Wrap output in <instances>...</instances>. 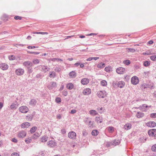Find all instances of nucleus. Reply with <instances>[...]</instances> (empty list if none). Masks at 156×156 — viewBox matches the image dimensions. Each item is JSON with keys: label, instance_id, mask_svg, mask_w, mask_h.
I'll use <instances>...</instances> for the list:
<instances>
[{"label": "nucleus", "instance_id": "42", "mask_svg": "<svg viewBox=\"0 0 156 156\" xmlns=\"http://www.w3.org/2000/svg\"><path fill=\"white\" fill-rule=\"evenodd\" d=\"M23 17L22 16H16L14 17V18L16 20H21L22 19Z\"/></svg>", "mask_w": 156, "mask_h": 156}, {"label": "nucleus", "instance_id": "28", "mask_svg": "<svg viewBox=\"0 0 156 156\" xmlns=\"http://www.w3.org/2000/svg\"><path fill=\"white\" fill-rule=\"evenodd\" d=\"M49 68L48 67L45 66H42V70L45 73L48 72V69H49Z\"/></svg>", "mask_w": 156, "mask_h": 156}, {"label": "nucleus", "instance_id": "61", "mask_svg": "<svg viewBox=\"0 0 156 156\" xmlns=\"http://www.w3.org/2000/svg\"><path fill=\"white\" fill-rule=\"evenodd\" d=\"M50 60L53 62H55L57 61L56 58H51L50 59Z\"/></svg>", "mask_w": 156, "mask_h": 156}, {"label": "nucleus", "instance_id": "33", "mask_svg": "<svg viewBox=\"0 0 156 156\" xmlns=\"http://www.w3.org/2000/svg\"><path fill=\"white\" fill-rule=\"evenodd\" d=\"M56 76V73L55 72L52 71L50 73L49 76L50 78H54Z\"/></svg>", "mask_w": 156, "mask_h": 156}, {"label": "nucleus", "instance_id": "2", "mask_svg": "<svg viewBox=\"0 0 156 156\" xmlns=\"http://www.w3.org/2000/svg\"><path fill=\"white\" fill-rule=\"evenodd\" d=\"M19 111L22 113H26L29 111L28 108L26 106H23L20 107L19 108Z\"/></svg>", "mask_w": 156, "mask_h": 156}, {"label": "nucleus", "instance_id": "3", "mask_svg": "<svg viewBox=\"0 0 156 156\" xmlns=\"http://www.w3.org/2000/svg\"><path fill=\"white\" fill-rule=\"evenodd\" d=\"M131 81L132 84L136 85L139 83V80L137 76H135L132 77Z\"/></svg>", "mask_w": 156, "mask_h": 156}, {"label": "nucleus", "instance_id": "56", "mask_svg": "<svg viewBox=\"0 0 156 156\" xmlns=\"http://www.w3.org/2000/svg\"><path fill=\"white\" fill-rule=\"evenodd\" d=\"M27 48L28 49H33L36 48V47L34 46H29L27 47Z\"/></svg>", "mask_w": 156, "mask_h": 156}, {"label": "nucleus", "instance_id": "31", "mask_svg": "<svg viewBox=\"0 0 156 156\" xmlns=\"http://www.w3.org/2000/svg\"><path fill=\"white\" fill-rule=\"evenodd\" d=\"M98 133V131L96 129L93 130L91 132L92 135L94 136H96Z\"/></svg>", "mask_w": 156, "mask_h": 156}, {"label": "nucleus", "instance_id": "51", "mask_svg": "<svg viewBox=\"0 0 156 156\" xmlns=\"http://www.w3.org/2000/svg\"><path fill=\"white\" fill-rule=\"evenodd\" d=\"M11 156H19V154L17 153H13L11 154Z\"/></svg>", "mask_w": 156, "mask_h": 156}, {"label": "nucleus", "instance_id": "20", "mask_svg": "<svg viewBox=\"0 0 156 156\" xmlns=\"http://www.w3.org/2000/svg\"><path fill=\"white\" fill-rule=\"evenodd\" d=\"M125 85V83L124 82L122 81H120L118 83V86L120 88H122L124 87Z\"/></svg>", "mask_w": 156, "mask_h": 156}, {"label": "nucleus", "instance_id": "46", "mask_svg": "<svg viewBox=\"0 0 156 156\" xmlns=\"http://www.w3.org/2000/svg\"><path fill=\"white\" fill-rule=\"evenodd\" d=\"M55 101L57 103H59L61 102V99L60 98L58 97L55 99Z\"/></svg>", "mask_w": 156, "mask_h": 156}, {"label": "nucleus", "instance_id": "15", "mask_svg": "<svg viewBox=\"0 0 156 156\" xmlns=\"http://www.w3.org/2000/svg\"><path fill=\"white\" fill-rule=\"evenodd\" d=\"M23 64L27 68H29L30 67H31L32 66V63L31 62L29 61H27L24 62L23 63Z\"/></svg>", "mask_w": 156, "mask_h": 156}, {"label": "nucleus", "instance_id": "63", "mask_svg": "<svg viewBox=\"0 0 156 156\" xmlns=\"http://www.w3.org/2000/svg\"><path fill=\"white\" fill-rule=\"evenodd\" d=\"M153 43V41L152 40H150L148 42V44H152Z\"/></svg>", "mask_w": 156, "mask_h": 156}, {"label": "nucleus", "instance_id": "8", "mask_svg": "<svg viewBox=\"0 0 156 156\" xmlns=\"http://www.w3.org/2000/svg\"><path fill=\"white\" fill-rule=\"evenodd\" d=\"M68 136L71 139H75L76 137V134L74 132H70L68 133Z\"/></svg>", "mask_w": 156, "mask_h": 156}, {"label": "nucleus", "instance_id": "19", "mask_svg": "<svg viewBox=\"0 0 156 156\" xmlns=\"http://www.w3.org/2000/svg\"><path fill=\"white\" fill-rule=\"evenodd\" d=\"M103 118L102 117H97L95 118V121L98 123H101L102 122Z\"/></svg>", "mask_w": 156, "mask_h": 156}, {"label": "nucleus", "instance_id": "52", "mask_svg": "<svg viewBox=\"0 0 156 156\" xmlns=\"http://www.w3.org/2000/svg\"><path fill=\"white\" fill-rule=\"evenodd\" d=\"M141 87L142 88L145 89L146 88V84L145 83H144L141 85Z\"/></svg>", "mask_w": 156, "mask_h": 156}, {"label": "nucleus", "instance_id": "14", "mask_svg": "<svg viewBox=\"0 0 156 156\" xmlns=\"http://www.w3.org/2000/svg\"><path fill=\"white\" fill-rule=\"evenodd\" d=\"M9 66L5 63H1L0 64V68L3 70H6L8 69Z\"/></svg>", "mask_w": 156, "mask_h": 156}, {"label": "nucleus", "instance_id": "38", "mask_svg": "<svg viewBox=\"0 0 156 156\" xmlns=\"http://www.w3.org/2000/svg\"><path fill=\"white\" fill-rule=\"evenodd\" d=\"M123 63L127 65H129L130 63V61L129 60H124Z\"/></svg>", "mask_w": 156, "mask_h": 156}, {"label": "nucleus", "instance_id": "11", "mask_svg": "<svg viewBox=\"0 0 156 156\" xmlns=\"http://www.w3.org/2000/svg\"><path fill=\"white\" fill-rule=\"evenodd\" d=\"M91 92V90L90 88H87L84 89L83 93L84 95H87L90 94Z\"/></svg>", "mask_w": 156, "mask_h": 156}, {"label": "nucleus", "instance_id": "12", "mask_svg": "<svg viewBox=\"0 0 156 156\" xmlns=\"http://www.w3.org/2000/svg\"><path fill=\"white\" fill-rule=\"evenodd\" d=\"M48 145L51 147H54L56 146V143L53 140H50L47 143Z\"/></svg>", "mask_w": 156, "mask_h": 156}, {"label": "nucleus", "instance_id": "55", "mask_svg": "<svg viewBox=\"0 0 156 156\" xmlns=\"http://www.w3.org/2000/svg\"><path fill=\"white\" fill-rule=\"evenodd\" d=\"M68 93L67 91H64L62 92V94L65 96H66L67 95Z\"/></svg>", "mask_w": 156, "mask_h": 156}, {"label": "nucleus", "instance_id": "10", "mask_svg": "<svg viewBox=\"0 0 156 156\" xmlns=\"http://www.w3.org/2000/svg\"><path fill=\"white\" fill-rule=\"evenodd\" d=\"M146 124L147 126L150 127H153L156 126V123L153 121L148 122Z\"/></svg>", "mask_w": 156, "mask_h": 156}, {"label": "nucleus", "instance_id": "35", "mask_svg": "<svg viewBox=\"0 0 156 156\" xmlns=\"http://www.w3.org/2000/svg\"><path fill=\"white\" fill-rule=\"evenodd\" d=\"M40 60L37 58H35L33 60V63L34 64H37L39 63Z\"/></svg>", "mask_w": 156, "mask_h": 156}, {"label": "nucleus", "instance_id": "13", "mask_svg": "<svg viewBox=\"0 0 156 156\" xmlns=\"http://www.w3.org/2000/svg\"><path fill=\"white\" fill-rule=\"evenodd\" d=\"M30 126V124L28 122L23 123L21 125V127L23 129L27 128Z\"/></svg>", "mask_w": 156, "mask_h": 156}, {"label": "nucleus", "instance_id": "57", "mask_svg": "<svg viewBox=\"0 0 156 156\" xmlns=\"http://www.w3.org/2000/svg\"><path fill=\"white\" fill-rule=\"evenodd\" d=\"M56 84L55 82H52L51 83V86L52 87H55L56 86Z\"/></svg>", "mask_w": 156, "mask_h": 156}, {"label": "nucleus", "instance_id": "34", "mask_svg": "<svg viewBox=\"0 0 156 156\" xmlns=\"http://www.w3.org/2000/svg\"><path fill=\"white\" fill-rule=\"evenodd\" d=\"M37 127L36 126L32 127L30 130V132L31 133H34L37 130Z\"/></svg>", "mask_w": 156, "mask_h": 156}, {"label": "nucleus", "instance_id": "17", "mask_svg": "<svg viewBox=\"0 0 156 156\" xmlns=\"http://www.w3.org/2000/svg\"><path fill=\"white\" fill-rule=\"evenodd\" d=\"M69 76L70 78H74L76 76V74L75 71H72L69 73Z\"/></svg>", "mask_w": 156, "mask_h": 156}, {"label": "nucleus", "instance_id": "4", "mask_svg": "<svg viewBox=\"0 0 156 156\" xmlns=\"http://www.w3.org/2000/svg\"><path fill=\"white\" fill-rule=\"evenodd\" d=\"M150 107H151V106H148L147 105L144 104L140 106L138 108L142 111L145 112L147 111L148 108Z\"/></svg>", "mask_w": 156, "mask_h": 156}, {"label": "nucleus", "instance_id": "60", "mask_svg": "<svg viewBox=\"0 0 156 156\" xmlns=\"http://www.w3.org/2000/svg\"><path fill=\"white\" fill-rule=\"evenodd\" d=\"M143 55H151V54L150 52L149 53H146V52H144L142 54Z\"/></svg>", "mask_w": 156, "mask_h": 156}, {"label": "nucleus", "instance_id": "50", "mask_svg": "<svg viewBox=\"0 0 156 156\" xmlns=\"http://www.w3.org/2000/svg\"><path fill=\"white\" fill-rule=\"evenodd\" d=\"M27 53L30 54H34L37 55L39 54V53L35 52H30V51H27Z\"/></svg>", "mask_w": 156, "mask_h": 156}, {"label": "nucleus", "instance_id": "40", "mask_svg": "<svg viewBox=\"0 0 156 156\" xmlns=\"http://www.w3.org/2000/svg\"><path fill=\"white\" fill-rule=\"evenodd\" d=\"M34 34H48V33L46 32H37L34 33Z\"/></svg>", "mask_w": 156, "mask_h": 156}, {"label": "nucleus", "instance_id": "23", "mask_svg": "<svg viewBox=\"0 0 156 156\" xmlns=\"http://www.w3.org/2000/svg\"><path fill=\"white\" fill-rule=\"evenodd\" d=\"M144 116V113L142 112H138L136 115V116L139 118H142Z\"/></svg>", "mask_w": 156, "mask_h": 156}, {"label": "nucleus", "instance_id": "36", "mask_svg": "<svg viewBox=\"0 0 156 156\" xmlns=\"http://www.w3.org/2000/svg\"><path fill=\"white\" fill-rule=\"evenodd\" d=\"M126 51L128 52H134L136 51V50L134 49L133 48H126Z\"/></svg>", "mask_w": 156, "mask_h": 156}, {"label": "nucleus", "instance_id": "39", "mask_svg": "<svg viewBox=\"0 0 156 156\" xmlns=\"http://www.w3.org/2000/svg\"><path fill=\"white\" fill-rule=\"evenodd\" d=\"M150 59L153 61H156V55L151 56L150 57Z\"/></svg>", "mask_w": 156, "mask_h": 156}, {"label": "nucleus", "instance_id": "43", "mask_svg": "<svg viewBox=\"0 0 156 156\" xmlns=\"http://www.w3.org/2000/svg\"><path fill=\"white\" fill-rule=\"evenodd\" d=\"M113 143L115 145H118L120 143V141L119 140H114Z\"/></svg>", "mask_w": 156, "mask_h": 156}, {"label": "nucleus", "instance_id": "27", "mask_svg": "<svg viewBox=\"0 0 156 156\" xmlns=\"http://www.w3.org/2000/svg\"><path fill=\"white\" fill-rule=\"evenodd\" d=\"M100 84L102 86L106 87L107 85V83L106 80H103L101 81Z\"/></svg>", "mask_w": 156, "mask_h": 156}, {"label": "nucleus", "instance_id": "59", "mask_svg": "<svg viewBox=\"0 0 156 156\" xmlns=\"http://www.w3.org/2000/svg\"><path fill=\"white\" fill-rule=\"evenodd\" d=\"M98 109V111L101 114L102 113L103 111L102 110H103V108L102 107L101 108L99 109Z\"/></svg>", "mask_w": 156, "mask_h": 156}, {"label": "nucleus", "instance_id": "25", "mask_svg": "<svg viewBox=\"0 0 156 156\" xmlns=\"http://www.w3.org/2000/svg\"><path fill=\"white\" fill-rule=\"evenodd\" d=\"M105 66V64L102 62H101L97 65V67L98 68H103Z\"/></svg>", "mask_w": 156, "mask_h": 156}, {"label": "nucleus", "instance_id": "30", "mask_svg": "<svg viewBox=\"0 0 156 156\" xmlns=\"http://www.w3.org/2000/svg\"><path fill=\"white\" fill-rule=\"evenodd\" d=\"M105 70L107 72H110L112 70V68L110 66L106 67L105 68Z\"/></svg>", "mask_w": 156, "mask_h": 156}, {"label": "nucleus", "instance_id": "16", "mask_svg": "<svg viewBox=\"0 0 156 156\" xmlns=\"http://www.w3.org/2000/svg\"><path fill=\"white\" fill-rule=\"evenodd\" d=\"M81 83L83 85H86L89 83V80L87 78H83L81 80Z\"/></svg>", "mask_w": 156, "mask_h": 156}, {"label": "nucleus", "instance_id": "7", "mask_svg": "<svg viewBox=\"0 0 156 156\" xmlns=\"http://www.w3.org/2000/svg\"><path fill=\"white\" fill-rule=\"evenodd\" d=\"M24 70L22 69L19 68L15 71L16 74L18 76H21L24 74Z\"/></svg>", "mask_w": 156, "mask_h": 156}, {"label": "nucleus", "instance_id": "5", "mask_svg": "<svg viewBox=\"0 0 156 156\" xmlns=\"http://www.w3.org/2000/svg\"><path fill=\"white\" fill-rule=\"evenodd\" d=\"M148 133L149 135L152 137L156 136V129H152L149 130Z\"/></svg>", "mask_w": 156, "mask_h": 156}, {"label": "nucleus", "instance_id": "58", "mask_svg": "<svg viewBox=\"0 0 156 156\" xmlns=\"http://www.w3.org/2000/svg\"><path fill=\"white\" fill-rule=\"evenodd\" d=\"M12 141L15 143H16L17 142V140L15 138H13L12 139Z\"/></svg>", "mask_w": 156, "mask_h": 156}, {"label": "nucleus", "instance_id": "45", "mask_svg": "<svg viewBox=\"0 0 156 156\" xmlns=\"http://www.w3.org/2000/svg\"><path fill=\"white\" fill-rule=\"evenodd\" d=\"M37 102L34 99H32L31 100L30 103L32 105H35Z\"/></svg>", "mask_w": 156, "mask_h": 156}, {"label": "nucleus", "instance_id": "22", "mask_svg": "<svg viewBox=\"0 0 156 156\" xmlns=\"http://www.w3.org/2000/svg\"><path fill=\"white\" fill-rule=\"evenodd\" d=\"M89 113L92 115H95L98 114L97 112L94 110H91L89 111Z\"/></svg>", "mask_w": 156, "mask_h": 156}, {"label": "nucleus", "instance_id": "37", "mask_svg": "<svg viewBox=\"0 0 156 156\" xmlns=\"http://www.w3.org/2000/svg\"><path fill=\"white\" fill-rule=\"evenodd\" d=\"M10 107L12 109H16L17 108V106L16 104H15L14 103H12Z\"/></svg>", "mask_w": 156, "mask_h": 156}, {"label": "nucleus", "instance_id": "53", "mask_svg": "<svg viewBox=\"0 0 156 156\" xmlns=\"http://www.w3.org/2000/svg\"><path fill=\"white\" fill-rule=\"evenodd\" d=\"M76 111L75 109H73L71 110L70 112V113L72 114H74L76 113Z\"/></svg>", "mask_w": 156, "mask_h": 156}, {"label": "nucleus", "instance_id": "64", "mask_svg": "<svg viewBox=\"0 0 156 156\" xmlns=\"http://www.w3.org/2000/svg\"><path fill=\"white\" fill-rule=\"evenodd\" d=\"M61 117H62V116H61V115H57V118L58 119H60L61 118Z\"/></svg>", "mask_w": 156, "mask_h": 156}, {"label": "nucleus", "instance_id": "54", "mask_svg": "<svg viewBox=\"0 0 156 156\" xmlns=\"http://www.w3.org/2000/svg\"><path fill=\"white\" fill-rule=\"evenodd\" d=\"M61 69L58 67H56L55 69V70L58 72L61 71Z\"/></svg>", "mask_w": 156, "mask_h": 156}, {"label": "nucleus", "instance_id": "18", "mask_svg": "<svg viewBox=\"0 0 156 156\" xmlns=\"http://www.w3.org/2000/svg\"><path fill=\"white\" fill-rule=\"evenodd\" d=\"M106 129L110 133H113L115 131L114 128L112 126H108L107 128Z\"/></svg>", "mask_w": 156, "mask_h": 156}, {"label": "nucleus", "instance_id": "9", "mask_svg": "<svg viewBox=\"0 0 156 156\" xmlns=\"http://www.w3.org/2000/svg\"><path fill=\"white\" fill-rule=\"evenodd\" d=\"M26 135V132L23 131H21L18 132V137L20 138H23L25 137Z\"/></svg>", "mask_w": 156, "mask_h": 156}, {"label": "nucleus", "instance_id": "24", "mask_svg": "<svg viewBox=\"0 0 156 156\" xmlns=\"http://www.w3.org/2000/svg\"><path fill=\"white\" fill-rule=\"evenodd\" d=\"M74 85L72 83H69L67 84L66 87L68 89L71 90L73 88Z\"/></svg>", "mask_w": 156, "mask_h": 156}, {"label": "nucleus", "instance_id": "49", "mask_svg": "<svg viewBox=\"0 0 156 156\" xmlns=\"http://www.w3.org/2000/svg\"><path fill=\"white\" fill-rule=\"evenodd\" d=\"M150 116L152 118H156V113L151 114Z\"/></svg>", "mask_w": 156, "mask_h": 156}, {"label": "nucleus", "instance_id": "62", "mask_svg": "<svg viewBox=\"0 0 156 156\" xmlns=\"http://www.w3.org/2000/svg\"><path fill=\"white\" fill-rule=\"evenodd\" d=\"M61 132L62 134H65L66 133L65 129H62Z\"/></svg>", "mask_w": 156, "mask_h": 156}, {"label": "nucleus", "instance_id": "44", "mask_svg": "<svg viewBox=\"0 0 156 156\" xmlns=\"http://www.w3.org/2000/svg\"><path fill=\"white\" fill-rule=\"evenodd\" d=\"M151 150L153 151H156V144H154L152 146Z\"/></svg>", "mask_w": 156, "mask_h": 156}, {"label": "nucleus", "instance_id": "29", "mask_svg": "<svg viewBox=\"0 0 156 156\" xmlns=\"http://www.w3.org/2000/svg\"><path fill=\"white\" fill-rule=\"evenodd\" d=\"M32 139V137L26 138L25 139V142L27 144H29L31 142Z\"/></svg>", "mask_w": 156, "mask_h": 156}, {"label": "nucleus", "instance_id": "32", "mask_svg": "<svg viewBox=\"0 0 156 156\" xmlns=\"http://www.w3.org/2000/svg\"><path fill=\"white\" fill-rule=\"evenodd\" d=\"M48 139V137L46 136H43L41 139V141L42 142H46Z\"/></svg>", "mask_w": 156, "mask_h": 156}, {"label": "nucleus", "instance_id": "1", "mask_svg": "<svg viewBox=\"0 0 156 156\" xmlns=\"http://www.w3.org/2000/svg\"><path fill=\"white\" fill-rule=\"evenodd\" d=\"M107 93L105 90L98 91L97 93V95L99 98H105L107 97Z\"/></svg>", "mask_w": 156, "mask_h": 156}, {"label": "nucleus", "instance_id": "6", "mask_svg": "<svg viewBox=\"0 0 156 156\" xmlns=\"http://www.w3.org/2000/svg\"><path fill=\"white\" fill-rule=\"evenodd\" d=\"M116 72L119 74H123L125 72V69L122 67H119L116 69Z\"/></svg>", "mask_w": 156, "mask_h": 156}, {"label": "nucleus", "instance_id": "47", "mask_svg": "<svg viewBox=\"0 0 156 156\" xmlns=\"http://www.w3.org/2000/svg\"><path fill=\"white\" fill-rule=\"evenodd\" d=\"M144 64L145 66H147L150 65V63L149 62L147 61H146L144 62Z\"/></svg>", "mask_w": 156, "mask_h": 156}, {"label": "nucleus", "instance_id": "41", "mask_svg": "<svg viewBox=\"0 0 156 156\" xmlns=\"http://www.w3.org/2000/svg\"><path fill=\"white\" fill-rule=\"evenodd\" d=\"M15 56L13 55H10L9 56V58L10 60H12L15 59Z\"/></svg>", "mask_w": 156, "mask_h": 156}, {"label": "nucleus", "instance_id": "48", "mask_svg": "<svg viewBox=\"0 0 156 156\" xmlns=\"http://www.w3.org/2000/svg\"><path fill=\"white\" fill-rule=\"evenodd\" d=\"M124 78L125 80L128 81L129 79V76L127 75H126L125 76Z\"/></svg>", "mask_w": 156, "mask_h": 156}, {"label": "nucleus", "instance_id": "21", "mask_svg": "<svg viewBox=\"0 0 156 156\" xmlns=\"http://www.w3.org/2000/svg\"><path fill=\"white\" fill-rule=\"evenodd\" d=\"M132 125L131 124L129 123H126L124 127V128L125 129L128 130L130 129L131 128Z\"/></svg>", "mask_w": 156, "mask_h": 156}, {"label": "nucleus", "instance_id": "26", "mask_svg": "<svg viewBox=\"0 0 156 156\" xmlns=\"http://www.w3.org/2000/svg\"><path fill=\"white\" fill-rule=\"evenodd\" d=\"M40 136L39 133H35L31 136L32 138L34 139H36L39 137Z\"/></svg>", "mask_w": 156, "mask_h": 156}]
</instances>
